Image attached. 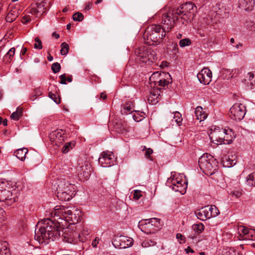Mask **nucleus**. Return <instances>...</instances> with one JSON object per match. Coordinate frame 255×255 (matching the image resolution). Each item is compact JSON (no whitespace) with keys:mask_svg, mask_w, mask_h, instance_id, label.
Wrapping results in <instances>:
<instances>
[{"mask_svg":"<svg viewBox=\"0 0 255 255\" xmlns=\"http://www.w3.org/2000/svg\"><path fill=\"white\" fill-rule=\"evenodd\" d=\"M61 69L60 64L58 62L54 63L51 66V69L54 73H58Z\"/></svg>","mask_w":255,"mask_h":255,"instance_id":"de8ad7c7","label":"nucleus"},{"mask_svg":"<svg viewBox=\"0 0 255 255\" xmlns=\"http://www.w3.org/2000/svg\"><path fill=\"white\" fill-rule=\"evenodd\" d=\"M245 184L247 189H250L252 187L255 186V171L246 177Z\"/></svg>","mask_w":255,"mask_h":255,"instance_id":"b1692460","label":"nucleus"},{"mask_svg":"<svg viewBox=\"0 0 255 255\" xmlns=\"http://www.w3.org/2000/svg\"><path fill=\"white\" fill-rule=\"evenodd\" d=\"M15 49L14 47L10 48L3 57V61L6 63H9L11 62L14 55Z\"/></svg>","mask_w":255,"mask_h":255,"instance_id":"c85d7f7f","label":"nucleus"},{"mask_svg":"<svg viewBox=\"0 0 255 255\" xmlns=\"http://www.w3.org/2000/svg\"><path fill=\"white\" fill-rule=\"evenodd\" d=\"M142 196L141 191L135 190L133 193V198L136 200L139 199Z\"/></svg>","mask_w":255,"mask_h":255,"instance_id":"864d4df0","label":"nucleus"},{"mask_svg":"<svg viewBox=\"0 0 255 255\" xmlns=\"http://www.w3.org/2000/svg\"><path fill=\"white\" fill-rule=\"evenodd\" d=\"M207 210L209 211V217L210 218L215 217L219 214V211L215 205H210L206 206Z\"/></svg>","mask_w":255,"mask_h":255,"instance_id":"2f4dec72","label":"nucleus"},{"mask_svg":"<svg viewBox=\"0 0 255 255\" xmlns=\"http://www.w3.org/2000/svg\"><path fill=\"white\" fill-rule=\"evenodd\" d=\"M176 9L178 16L184 20L183 24L184 22H190L197 12V7L192 2L183 3Z\"/></svg>","mask_w":255,"mask_h":255,"instance_id":"423d86ee","label":"nucleus"},{"mask_svg":"<svg viewBox=\"0 0 255 255\" xmlns=\"http://www.w3.org/2000/svg\"><path fill=\"white\" fill-rule=\"evenodd\" d=\"M246 113V106L241 103L235 104L230 109V117L235 121H241Z\"/></svg>","mask_w":255,"mask_h":255,"instance_id":"9d476101","label":"nucleus"},{"mask_svg":"<svg viewBox=\"0 0 255 255\" xmlns=\"http://www.w3.org/2000/svg\"><path fill=\"white\" fill-rule=\"evenodd\" d=\"M132 118H133V119L136 122H139L141 120L142 118L141 117H139L137 116H136L135 115V114H134L133 115H132Z\"/></svg>","mask_w":255,"mask_h":255,"instance_id":"69168bd1","label":"nucleus"},{"mask_svg":"<svg viewBox=\"0 0 255 255\" xmlns=\"http://www.w3.org/2000/svg\"><path fill=\"white\" fill-rule=\"evenodd\" d=\"M22 109L21 108L18 107L16 109V111L11 115L10 118L11 119L17 121L19 119L20 117L22 116Z\"/></svg>","mask_w":255,"mask_h":255,"instance_id":"58836bf2","label":"nucleus"},{"mask_svg":"<svg viewBox=\"0 0 255 255\" xmlns=\"http://www.w3.org/2000/svg\"><path fill=\"white\" fill-rule=\"evenodd\" d=\"M133 111V103L131 101H128L123 104V108L122 112L125 114H129Z\"/></svg>","mask_w":255,"mask_h":255,"instance_id":"cd10ccee","label":"nucleus"},{"mask_svg":"<svg viewBox=\"0 0 255 255\" xmlns=\"http://www.w3.org/2000/svg\"><path fill=\"white\" fill-rule=\"evenodd\" d=\"M245 81L248 84H250L252 87H255V75L253 73H248L246 77Z\"/></svg>","mask_w":255,"mask_h":255,"instance_id":"c9c22d12","label":"nucleus"},{"mask_svg":"<svg viewBox=\"0 0 255 255\" xmlns=\"http://www.w3.org/2000/svg\"><path fill=\"white\" fill-rule=\"evenodd\" d=\"M224 130H226V134L223 135L224 142H223V144H230L233 140V136L231 135L232 133V131L231 129L227 130L224 129Z\"/></svg>","mask_w":255,"mask_h":255,"instance_id":"4c0bfd02","label":"nucleus"},{"mask_svg":"<svg viewBox=\"0 0 255 255\" xmlns=\"http://www.w3.org/2000/svg\"><path fill=\"white\" fill-rule=\"evenodd\" d=\"M169 118L171 120V124L173 126L174 125L180 126L182 121L181 114L178 112H174L172 113L170 115Z\"/></svg>","mask_w":255,"mask_h":255,"instance_id":"5701e85b","label":"nucleus"},{"mask_svg":"<svg viewBox=\"0 0 255 255\" xmlns=\"http://www.w3.org/2000/svg\"><path fill=\"white\" fill-rule=\"evenodd\" d=\"M63 232V240L64 241L69 243H74L76 239V233L69 229H66Z\"/></svg>","mask_w":255,"mask_h":255,"instance_id":"aec40b11","label":"nucleus"},{"mask_svg":"<svg viewBox=\"0 0 255 255\" xmlns=\"http://www.w3.org/2000/svg\"><path fill=\"white\" fill-rule=\"evenodd\" d=\"M239 233L241 236L242 235L243 236H247V237L245 238V239L249 238L250 237H252V240H255V237L253 238V234L252 232L249 231V229L247 227L244 226H240L238 227V229Z\"/></svg>","mask_w":255,"mask_h":255,"instance_id":"a878e982","label":"nucleus"},{"mask_svg":"<svg viewBox=\"0 0 255 255\" xmlns=\"http://www.w3.org/2000/svg\"><path fill=\"white\" fill-rule=\"evenodd\" d=\"M74 143L72 142L66 143L62 148V152L64 153H67L70 149H72Z\"/></svg>","mask_w":255,"mask_h":255,"instance_id":"79ce46f5","label":"nucleus"},{"mask_svg":"<svg viewBox=\"0 0 255 255\" xmlns=\"http://www.w3.org/2000/svg\"><path fill=\"white\" fill-rule=\"evenodd\" d=\"M84 18V16L80 12H77L73 14V19L74 21H81Z\"/></svg>","mask_w":255,"mask_h":255,"instance_id":"09e8293b","label":"nucleus"},{"mask_svg":"<svg viewBox=\"0 0 255 255\" xmlns=\"http://www.w3.org/2000/svg\"><path fill=\"white\" fill-rule=\"evenodd\" d=\"M112 244L116 248L126 249L132 246V239L124 236H116Z\"/></svg>","mask_w":255,"mask_h":255,"instance_id":"4468645a","label":"nucleus"},{"mask_svg":"<svg viewBox=\"0 0 255 255\" xmlns=\"http://www.w3.org/2000/svg\"><path fill=\"white\" fill-rule=\"evenodd\" d=\"M31 20V17L29 15L25 14L23 16L22 19V22L23 23H26Z\"/></svg>","mask_w":255,"mask_h":255,"instance_id":"5fc2aeb1","label":"nucleus"},{"mask_svg":"<svg viewBox=\"0 0 255 255\" xmlns=\"http://www.w3.org/2000/svg\"><path fill=\"white\" fill-rule=\"evenodd\" d=\"M226 134V130L220 129L218 127H212L209 136L211 141L216 144H222L224 142L223 135Z\"/></svg>","mask_w":255,"mask_h":255,"instance_id":"9b49d317","label":"nucleus"},{"mask_svg":"<svg viewBox=\"0 0 255 255\" xmlns=\"http://www.w3.org/2000/svg\"><path fill=\"white\" fill-rule=\"evenodd\" d=\"M191 44V41L189 38H184L181 39L179 42V45L180 47H184L190 45Z\"/></svg>","mask_w":255,"mask_h":255,"instance_id":"49530a36","label":"nucleus"},{"mask_svg":"<svg viewBox=\"0 0 255 255\" xmlns=\"http://www.w3.org/2000/svg\"><path fill=\"white\" fill-rule=\"evenodd\" d=\"M197 77L201 83L208 85L212 81V73L209 68H204L197 74Z\"/></svg>","mask_w":255,"mask_h":255,"instance_id":"a211bd4d","label":"nucleus"},{"mask_svg":"<svg viewBox=\"0 0 255 255\" xmlns=\"http://www.w3.org/2000/svg\"><path fill=\"white\" fill-rule=\"evenodd\" d=\"M230 194L236 198H238L241 196L242 193L239 191H232L231 192Z\"/></svg>","mask_w":255,"mask_h":255,"instance_id":"13d9d810","label":"nucleus"},{"mask_svg":"<svg viewBox=\"0 0 255 255\" xmlns=\"http://www.w3.org/2000/svg\"><path fill=\"white\" fill-rule=\"evenodd\" d=\"M42 94V92L40 88H36L34 89L30 99L31 100L33 101L36 99L37 97L41 95Z\"/></svg>","mask_w":255,"mask_h":255,"instance_id":"a18cd8bd","label":"nucleus"},{"mask_svg":"<svg viewBox=\"0 0 255 255\" xmlns=\"http://www.w3.org/2000/svg\"><path fill=\"white\" fill-rule=\"evenodd\" d=\"M199 165L203 173L212 175L218 170V162L211 155L204 154L199 159Z\"/></svg>","mask_w":255,"mask_h":255,"instance_id":"20e7f679","label":"nucleus"},{"mask_svg":"<svg viewBox=\"0 0 255 255\" xmlns=\"http://www.w3.org/2000/svg\"><path fill=\"white\" fill-rule=\"evenodd\" d=\"M153 153V150L152 149L149 148H147L145 152V156L146 158H148L149 156Z\"/></svg>","mask_w":255,"mask_h":255,"instance_id":"680f3d73","label":"nucleus"},{"mask_svg":"<svg viewBox=\"0 0 255 255\" xmlns=\"http://www.w3.org/2000/svg\"><path fill=\"white\" fill-rule=\"evenodd\" d=\"M246 26L247 28L250 30H255V24L253 21L247 22Z\"/></svg>","mask_w":255,"mask_h":255,"instance_id":"603ef678","label":"nucleus"},{"mask_svg":"<svg viewBox=\"0 0 255 255\" xmlns=\"http://www.w3.org/2000/svg\"><path fill=\"white\" fill-rule=\"evenodd\" d=\"M161 220L153 218L143 220L139 222L138 227L140 230L146 234H154L162 228Z\"/></svg>","mask_w":255,"mask_h":255,"instance_id":"6e6552de","label":"nucleus"},{"mask_svg":"<svg viewBox=\"0 0 255 255\" xmlns=\"http://www.w3.org/2000/svg\"><path fill=\"white\" fill-rule=\"evenodd\" d=\"M222 163L224 166L230 167L235 164L234 159H231L229 156L225 155L222 158Z\"/></svg>","mask_w":255,"mask_h":255,"instance_id":"e433bc0d","label":"nucleus"},{"mask_svg":"<svg viewBox=\"0 0 255 255\" xmlns=\"http://www.w3.org/2000/svg\"><path fill=\"white\" fill-rule=\"evenodd\" d=\"M20 13L19 7H14L7 13L5 20L7 22H11L15 20Z\"/></svg>","mask_w":255,"mask_h":255,"instance_id":"4be33fe9","label":"nucleus"},{"mask_svg":"<svg viewBox=\"0 0 255 255\" xmlns=\"http://www.w3.org/2000/svg\"><path fill=\"white\" fill-rule=\"evenodd\" d=\"M35 43L34 47L35 49H41L42 48V42L38 37H36L34 39Z\"/></svg>","mask_w":255,"mask_h":255,"instance_id":"8fccbe9b","label":"nucleus"},{"mask_svg":"<svg viewBox=\"0 0 255 255\" xmlns=\"http://www.w3.org/2000/svg\"><path fill=\"white\" fill-rule=\"evenodd\" d=\"M220 5V4H217L214 7L215 10H216V12L217 14L220 15L221 16H223V17H224V16L223 15L222 13L221 9L219 8Z\"/></svg>","mask_w":255,"mask_h":255,"instance_id":"6e6d98bb","label":"nucleus"},{"mask_svg":"<svg viewBox=\"0 0 255 255\" xmlns=\"http://www.w3.org/2000/svg\"><path fill=\"white\" fill-rule=\"evenodd\" d=\"M254 4V0H239V7L245 11L252 10Z\"/></svg>","mask_w":255,"mask_h":255,"instance_id":"412c9836","label":"nucleus"},{"mask_svg":"<svg viewBox=\"0 0 255 255\" xmlns=\"http://www.w3.org/2000/svg\"><path fill=\"white\" fill-rule=\"evenodd\" d=\"M52 189L59 200L67 201L75 194L76 186L66 179H57L53 182Z\"/></svg>","mask_w":255,"mask_h":255,"instance_id":"f03ea898","label":"nucleus"},{"mask_svg":"<svg viewBox=\"0 0 255 255\" xmlns=\"http://www.w3.org/2000/svg\"><path fill=\"white\" fill-rule=\"evenodd\" d=\"M224 255H238L234 248H229L224 253Z\"/></svg>","mask_w":255,"mask_h":255,"instance_id":"3c124183","label":"nucleus"},{"mask_svg":"<svg viewBox=\"0 0 255 255\" xmlns=\"http://www.w3.org/2000/svg\"><path fill=\"white\" fill-rule=\"evenodd\" d=\"M16 194L17 190L7 184H0V201L4 202L5 205L10 206L14 203L17 198Z\"/></svg>","mask_w":255,"mask_h":255,"instance_id":"0eeeda50","label":"nucleus"},{"mask_svg":"<svg viewBox=\"0 0 255 255\" xmlns=\"http://www.w3.org/2000/svg\"><path fill=\"white\" fill-rule=\"evenodd\" d=\"M66 214V217H65V221L70 224H75L80 221V218L82 215L80 210L75 209L74 211H72L69 208Z\"/></svg>","mask_w":255,"mask_h":255,"instance_id":"f3484780","label":"nucleus"},{"mask_svg":"<svg viewBox=\"0 0 255 255\" xmlns=\"http://www.w3.org/2000/svg\"><path fill=\"white\" fill-rule=\"evenodd\" d=\"M242 70L241 69L239 68H235L233 69H226V73H230L229 76H226V79H230L233 77H237L239 74H240L242 72Z\"/></svg>","mask_w":255,"mask_h":255,"instance_id":"f704fd0d","label":"nucleus"},{"mask_svg":"<svg viewBox=\"0 0 255 255\" xmlns=\"http://www.w3.org/2000/svg\"><path fill=\"white\" fill-rule=\"evenodd\" d=\"M195 115L196 119L200 121L204 120L207 117V114L203 111L201 106H198L195 109Z\"/></svg>","mask_w":255,"mask_h":255,"instance_id":"bb28decb","label":"nucleus"},{"mask_svg":"<svg viewBox=\"0 0 255 255\" xmlns=\"http://www.w3.org/2000/svg\"><path fill=\"white\" fill-rule=\"evenodd\" d=\"M76 173L81 180H87L91 174V165L88 162H84L76 167Z\"/></svg>","mask_w":255,"mask_h":255,"instance_id":"2eb2a0df","label":"nucleus"},{"mask_svg":"<svg viewBox=\"0 0 255 255\" xmlns=\"http://www.w3.org/2000/svg\"><path fill=\"white\" fill-rule=\"evenodd\" d=\"M99 162L103 167H110L115 163L116 157L112 152L103 151L99 158Z\"/></svg>","mask_w":255,"mask_h":255,"instance_id":"ddd939ff","label":"nucleus"},{"mask_svg":"<svg viewBox=\"0 0 255 255\" xmlns=\"http://www.w3.org/2000/svg\"><path fill=\"white\" fill-rule=\"evenodd\" d=\"M167 30L160 25L152 24L148 26L143 34L144 42L148 45H158L166 35Z\"/></svg>","mask_w":255,"mask_h":255,"instance_id":"7ed1b4c3","label":"nucleus"},{"mask_svg":"<svg viewBox=\"0 0 255 255\" xmlns=\"http://www.w3.org/2000/svg\"><path fill=\"white\" fill-rule=\"evenodd\" d=\"M159 94L158 93V91H152L148 98V102L152 105H155L159 102Z\"/></svg>","mask_w":255,"mask_h":255,"instance_id":"473e14b6","label":"nucleus"},{"mask_svg":"<svg viewBox=\"0 0 255 255\" xmlns=\"http://www.w3.org/2000/svg\"><path fill=\"white\" fill-rule=\"evenodd\" d=\"M49 137L53 145L59 146L66 138L65 132L62 129H57L50 133Z\"/></svg>","mask_w":255,"mask_h":255,"instance_id":"dca6fc26","label":"nucleus"},{"mask_svg":"<svg viewBox=\"0 0 255 255\" xmlns=\"http://www.w3.org/2000/svg\"><path fill=\"white\" fill-rule=\"evenodd\" d=\"M0 255H10L9 250L6 247V243L0 245Z\"/></svg>","mask_w":255,"mask_h":255,"instance_id":"ea45409f","label":"nucleus"},{"mask_svg":"<svg viewBox=\"0 0 255 255\" xmlns=\"http://www.w3.org/2000/svg\"><path fill=\"white\" fill-rule=\"evenodd\" d=\"M28 152V149L26 148L17 149L14 152L15 156L20 160L23 161L26 158V154Z\"/></svg>","mask_w":255,"mask_h":255,"instance_id":"c756f323","label":"nucleus"},{"mask_svg":"<svg viewBox=\"0 0 255 255\" xmlns=\"http://www.w3.org/2000/svg\"><path fill=\"white\" fill-rule=\"evenodd\" d=\"M51 0H44L39 3L32 4L28 9V12L36 17H39L44 13L49 7V4L45 5V4L50 3Z\"/></svg>","mask_w":255,"mask_h":255,"instance_id":"f8f14e48","label":"nucleus"},{"mask_svg":"<svg viewBox=\"0 0 255 255\" xmlns=\"http://www.w3.org/2000/svg\"><path fill=\"white\" fill-rule=\"evenodd\" d=\"M208 212L209 211L207 210V208L205 206L197 211L195 214L199 219L204 221L207 219H210L209 217V213H208Z\"/></svg>","mask_w":255,"mask_h":255,"instance_id":"393cba45","label":"nucleus"},{"mask_svg":"<svg viewBox=\"0 0 255 255\" xmlns=\"http://www.w3.org/2000/svg\"><path fill=\"white\" fill-rule=\"evenodd\" d=\"M164 77L160 78L158 81L160 86L165 87L171 82V76L169 73H163Z\"/></svg>","mask_w":255,"mask_h":255,"instance_id":"7c9ffc66","label":"nucleus"},{"mask_svg":"<svg viewBox=\"0 0 255 255\" xmlns=\"http://www.w3.org/2000/svg\"><path fill=\"white\" fill-rule=\"evenodd\" d=\"M61 49L60 50V53L61 55H66L69 51V45L66 42H63L61 44Z\"/></svg>","mask_w":255,"mask_h":255,"instance_id":"c03bdc74","label":"nucleus"},{"mask_svg":"<svg viewBox=\"0 0 255 255\" xmlns=\"http://www.w3.org/2000/svg\"><path fill=\"white\" fill-rule=\"evenodd\" d=\"M61 79L60 83L62 84H66L67 78L66 77V74H64L59 76Z\"/></svg>","mask_w":255,"mask_h":255,"instance_id":"4d7b16f0","label":"nucleus"},{"mask_svg":"<svg viewBox=\"0 0 255 255\" xmlns=\"http://www.w3.org/2000/svg\"><path fill=\"white\" fill-rule=\"evenodd\" d=\"M136 60L140 64L150 65L157 59L156 53L150 48H139L135 51Z\"/></svg>","mask_w":255,"mask_h":255,"instance_id":"1a4fd4ad","label":"nucleus"},{"mask_svg":"<svg viewBox=\"0 0 255 255\" xmlns=\"http://www.w3.org/2000/svg\"><path fill=\"white\" fill-rule=\"evenodd\" d=\"M161 16V23L163 27L169 31L175 26L176 21L178 19V15L176 9L170 7H165L159 13Z\"/></svg>","mask_w":255,"mask_h":255,"instance_id":"39448f33","label":"nucleus"},{"mask_svg":"<svg viewBox=\"0 0 255 255\" xmlns=\"http://www.w3.org/2000/svg\"><path fill=\"white\" fill-rule=\"evenodd\" d=\"M68 207L56 206L50 213V218L44 219L37 223L34 238L39 244H43L45 240L54 241L60 236V228L63 226Z\"/></svg>","mask_w":255,"mask_h":255,"instance_id":"f257e3e1","label":"nucleus"},{"mask_svg":"<svg viewBox=\"0 0 255 255\" xmlns=\"http://www.w3.org/2000/svg\"><path fill=\"white\" fill-rule=\"evenodd\" d=\"M198 34L199 35L200 37L203 38L202 42L204 43L208 44L211 42L212 37H211L203 30H199L198 31Z\"/></svg>","mask_w":255,"mask_h":255,"instance_id":"72a5a7b5","label":"nucleus"},{"mask_svg":"<svg viewBox=\"0 0 255 255\" xmlns=\"http://www.w3.org/2000/svg\"><path fill=\"white\" fill-rule=\"evenodd\" d=\"M100 241V239L98 237L96 238L92 242V245L93 247H97V244H98Z\"/></svg>","mask_w":255,"mask_h":255,"instance_id":"0e129e2a","label":"nucleus"},{"mask_svg":"<svg viewBox=\"0 0 255 255\" xmlns=\"http://www.w3.org/2000/svg\"><path fill=\"white\" fill-rule=\"evenodd\" d=\"M5 211L0 207V222L4 220Z\"/></svg>","mask_w":255,"mask_h":255,"instance_id":"052dcab7","label":"nucleus"},{"mask_svg":"<svg viewBox=\"0 0 255 255\" xmlns=\"http://www.w3.org/2000/svg\"><path fill=\"white\" fill-rule=\"evenodd\" d=\"M156 244V242L154 240L151 239L145 240L141 244L142 247L148 248L152 247Z\"/></svg>","mask_w":255,"mask_h":255,"instance_id":"a19ab883","label":"nucleus"},{"mask_svg":"<svg viewBox=\"0 0 255 255\" xmlns=\"http://www.w3.org/2000/svg\"><path fill=\"white\" fill-rule=\"evenodd\" d=\"M49 97L52 99L55 103H58L56 95L52 92L49 93Z\"/></svg>","mask_w":255,"mask_h":255,"instance_id":"e2e57ef3","label":"nucleus"},{"mask_svg":"<svg viewBox=\"0 0 255 255\" xmlns=\"http://www.w3.org/2000/svg\"><path fill=\"white\" fill-rule=\"evenodd\" d=\"M171 182L172 185L170 186L175 192H179L181 194H184L186 192L187 185L185 181L172 179Z\"/></svg>","mask_w":255,"mask_h":255,"instance_id":"6ab92c4d","label":"nucleus"},{"mask_svg":"<svg viewBox=\"0 0 255 255\" xmlns=\"http://www.w3.org/2000/svg\"><path fill=\"white\" fill-rule=\"evenodd\" d=\"M27 51V49L26 47H22L20 53V56L21 58H22V56L25 55Z\"/></svg>","mask_w":255,"mask_h":255,"instance_id":"338daca9","label":"nucleus"},{"mask_svg":"<svg viewBox=\"0 0 255 255\" xmlns=\"http://www.w3.org/2000/svg\"><path fill=\"white\" fill-rule=\"evenodd\" d=\"M192 227V229L197 233H201L204 229V226L202 223L194 224Z\"/></svg>","mask_w":255,"mask_h":255,"instance_id":"37998d69","label":"nucleus"},{"mask_svg":"<svg viewBox=\"0 0 255 255\" xmlns=\"http://www.w3.org/2000/svg\"><path fill=\"white\" fill-rule=\"evenodd\" d=\"M100 97L101 99H103V100H105L107 99V96L105 94V93L102 92L101 93Z\"/></svg>","mask_w":255,"mask_h":255,"instance_id":"774afa93","label":"nucleus"},{"mask_svg":"<svg viewBox=\"0 0 255 255\" xmlns=\"http://www.w3.org/2000/svg\"><path fill=\"white\" fill-rule=\"evenodd\" d=\"M90 233V231L87 228H84L83 230L81 231L80 234L79 235V237L81 236H85V235H88Z\"/></svg>","mask_w":255,"mask_h":255,"instance_id":"bf43d9fd","label":"nucleus"}]
</instances>
